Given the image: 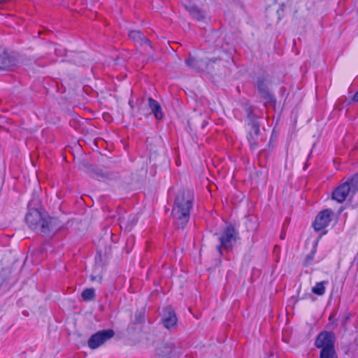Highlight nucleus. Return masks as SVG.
Masks as SVG:
<instances>
[{
    "instance_id": "nucleus-1",
    "label": "nucleus",
    "mask_w": 358,
    "mask_h": 358,
    "mask_svg": "<svg viewBox=\"0 0 358 358\" xmlns=\"http://www.w3.org/2000/svg\"><path fill=\"white\" fill-rule=\"evenodd\" d=\"M38 196H34L28 204L25 221L30 229L44 236H52L60 228L57 219L50 217L41 207Z\"/></svg>"
},
{
    "instance_id": "nucleus-2",
    "label": "nucleus",
    "mask_w": 358,
    "mask_h": 358,
    "mask_svg": "<svg viewBox=\"0 0 358 358\" xmlns=\"http://www.w3.org/2000/svg\"><path fill=\"white\" fill-rule=\"evenodd\" d=\"M193 202L192 191L181 189L178 192L171 212L174 224L178 229H184L189 222Z\"/></svg>"
},
{
    "instance_id": "nucleus-3",
    "label": "nucleus",
    "mask_w": 358,
    "mask_h": 358,
    "mask_svg": "<svg viewBox=\"0 0 358 358\" xmlns=\"http://www.w3.org/2000/svg\"><path fill=\"white\" fill-rule=\"evenodd\" d=\"M271 78L268 75H259L255 78L254 87L257 91L259 97L264 101V104L267 108L276 110V98L273 94L271 87Z\"/></svg>"
},
{
    "instance_id": "nucleus-4",
    "label": "nucleus",
    "mask_w": 358,
    "mask_h": 358,
    "mask_svg": "<svg viewBox=\"0 0 358 358\" xmlns=\"http://www.w3.org/2000/svg\"><path fill=\"white\" fill-rule=\"evenodd\" d=\"M334 344L335 335L333 332L321 331L315 341V346L320 349V358H338Z\"/></svg>"
},
{
    "instance_id": "nucleus-5",
    "label": "nucleus",
    "mask_w": 358,
    "mask_h": 358,
    "mask_svg": "<svg viewBox=\"0 0 358 358\" xmlns=\"http://www.w3.org/2000/svg\"><path fill=\"white\" fill-rule=\"evenodd\" d=\"M238 239V231L233 224H227L218 238L220 244L217 246V250L220 255H222L223 250L226 252L231 251Z\"/></svg>"
},
{
    "instance_id": "nucleus-6",
    "label": "nucleus",
    "mask_w": 358,
    "mask_h": 358,
    "mask_svg": "<svg viewBox=\"0 0 358 358\" xmlns=\"http://www.w3.org/2000/svg\"><path fill=\"white\" fill-rule=\"evenodd\" d=\"M358 192V173L347 181L338 186L332 192V199L343 203L349 195H354Z\"/></svg>"
},
{
    "instance_id": "nucleus-7",
    "label": "nucleus",
    "mask_w": 358,
    "mask_h": 358,
    "mask_svg": "<svg viewBox=\"0 0 358 358\" xmlns=\"http://www.w3.org/2000/svg\"><path fill=\"white\" fill-rule=\"evenodd\" d=\"M264 118L262 116L257 115L256 113H248L245 122L248 126V140L250 149L255 150L259 144V126Z\"/></svg>"
},
{
    "instance_id": "nucleus-8",
    "label": "nucleus",
    "mask_w": 358,
    "mask_h": 358,
    "mask_svg": "<svg viewBox=\"0 0 358 358\" xmlns=\"http://www.w3.org/2000/svg\"><path fill=\"white\" fill-rule=\"evenodd\" d=\"M220 58L213 59H201L194 57H189L185 61L186 65L191 69L196 71H210L213 69V64H215L217 61H220Z\"/></svg>"
},
{
    "instance_id": "nucleus-9",
    "label": "nucleus",
    "mask_w": 358,
    "mask_h": 358,
    "mask_svg": "<svg viewBox=\"0 0 358 358\" xmlns=\"http://www.w3.org/2000/svg\"><path fill=\"white\" fill-rule=\"evenodd\" d=\"M115 332L113 329H104L99 331L90 336L87 344L90 348L96 349L108 340L113 338Z\"/></svg>"
},
{
    "instance_id": "nucleus-10",
    "label": "nucleus",
    "mask_w": 358,
    "mask_h": 358,
    "mask_svg": "<svg viewBox=\"0 0 358 358\" xmlns=\"http://www.w3.org/2000/svg\"><path fill=\"white\" fill-rule=\"evenodd\" d=\"M333 213L331 209H325L320 212L313 224L314 229L319 231L327 227L331 221Z\"/></svg>"
},
{
    "instance_id": "nucleus-11",
    "label": "nucleus",
    "mask_w": 358,
    "mask_h": 358,
    "mask_svg": "<svg viewBox=\"0 0 358 358\" xmlns=\"http://www.w3.org/2000/svg\"><path fill=\"white\" fill-rule=\"evenodd\" d=\"M183 6L192 18L199 22L205 21L206 17V11L200 8L193 1H187Z\"/></svg>"
},
{
    "instance_id": "nucleus-12",
    "label": "nucleus",
    "mask_w": 358,
    "mask_h": 358,
    "mask_svg": "<svg viewBox=\"0 0 358 358\" xmlns=\"http://www.w3.org/2000/svg\"><path fill=\"white\" fill-rule=\"evenodd\" d=\"M162 321L167 329H171L176 325L178 318L172 307L167 306L163 309Z\"/></svg>"
},
{
    "instance_id": "nucleus-13",
    "label": "nucleus",
    "mask_w": 358,
    "mask_h": 358,
    "mask_svg": "<svg viewBox=\"0 0 358 358\" xmlns=\"http://www.w3.org/2000/svg\"><path fill=\"white\" fill-rule=\"evenodd\" d=\"M82 169L84 171L89 173L90 176L97 180H104L108 178V173L102 169L93 166L87 163L82 164Z\"/></svg>"
},
{
    "instance_id": "nucleus-14",
    "label": "nucleus",
    "mask_w": 358,
    "mask_h": 358,
    "mask_svg": "<svg viewBox=\"0 0 358 358\" xmlns=\"http://www.w3.org/2000/svg\"><path fill=\"white\" fill-rule=\"evenodd\" d=\"M16 59L2 49H0V70H7L16 64Z\"/></svg>"
},
{
    "instance_id": "nucleus-15",
    "label": "nucleus",
    "mask_w": 358,
    "mask_h": 358,
    "mask_svg": "<svg viewBox=\"0 0 358 358\" xmlns=\"http://www.w3.org/2000/svg\"><path fill=\"white\" fill-rule=\"evenodd\" d=\"M129 38L132 40L136 46L146 44L150 46V41L139 30H131L129 33Z\"/></svg>"
},
{
    "instance_id": "nucleus-16",
    "label": "nucleus",
    "mask_w": 358,
    "mask_h": 358,
    "mask_svg": "<svg viewBox=\"0 0 358 358\" xmlns=\"http://www.w3.org/2000/svg\"><path fill=\"white\" fill-rule=\"evenodd\" d=\"M146 107H148L151 112H162L159 103L151 97L143 98L139 109L143 110Z\"/></svg>"
},
{
    "instance_id": "nucleus-17",
    "label": "nucleus",
    "mask_w": 358,
    "mask_h": 358,
    "mask_svg": "<svg viewBox=\"0 0 358 358\" xmlns=\"http://www.w3.org/2000/svg\"><path fill=\"white\" fill-rule=\"evenodd\" d=\"M138 218L135 215H129L127 217L122 216L119 218L120 225L122 229L130 231L137 223Z\"/></svg>"
},
{
    "instance_id": "nucleus-18",
    "label": "nucleus",
    "mask_w": 358,
    "mask_h": 358,
    "mask_svg": "<svg viewBox=\"0 0 358 358\" xmlns=\"http://www.w3.org/2000/svg\"><path fill=\"white\" fill-rule=\"evenodd\" d=\"M162 348L161 352H159V355L164 358H171L177 353V348L172 343L164 344Z\"/></svg>"
},
{
    "instance_id": "nucleus-19",
    "label": "nucleus",
    "mask_w": 358,
    "mask_h": 358,
    "mask_svg": "<svg viewBox=\"0 0 358 358\" xmlns=\"http://www.w3.org/2000/svg\"><path fill=\"white\" fill-rule=\"evenodd\" d=\"M327 284V281H321V282H316L315 286H313L311 289L312 292L318 296L324 295L325 293V291H326L325 285Z\"/></svg>"
},
{
    "instance_id": "nucleus-20",
    "label": "nucleus",
    "mask_w": 358,
    "mask_h": 358,
    "mask_svg": "<svg viewBox=\"0 0 358 358\" xmlns=\"http://www.w3.org/2000/svg\"><path fill=\"white\" fill-rule=\"evenodd\" d=\"M106 122L115 121L117 123L121 122L122 113H99Z\"/></svg>"
},
{
    "instance_id": "nucleus-21",
    "label": "nucleus",
    "mask_w": 358,
    "mask_h": 358,
    "mask_svg": "<svg viewBox=\"0 0 358 358\" xmlns=\"http://www.w3.org/2000/svg\"><path fill=\"white\" fill-rule=\"evenodd\" d=\"M81 296L85 301H91L95 297V291L93 288L85 289L82 292Z\"/></svg>"
},
{
    "instance_id": "nucleus-22",
    "label": "nucleus",
    "mask_w": 358,
    "mask_h": 358,
    "mask_svg": "<svg viewBox=\"0 0 358 358\" xmlns=\"http://www.w3.org/2000/svg\"><path fill=\"white\" fill-rule=\"evenodd\" d=\"M317 241L314 244L310 252L306 257L305 264L306 266L310 264L312 262V261L313 260L315 255L317 252Z\"/></svg>"
},
{
    "instance_id": "nucleus-23",
    "label": "nucleus",
    "mask_w": 358,
    "mask_h": 358,
    "mask_svg": "<svg viewBox=\"0 0 358 358\" xmlns=\"http://www.w3.org/2000/svg\"><path fill=\"white\" fill-rule=\"evenodd\" d=\"M246 226L248 230L252 231L257 229L256 220L255 217L248 216L246 217Z\"/></svg>"
},
{
    "instance_id": "nucleus-24",
    "label": "nucleus",
    "mask_w": 358,
    "mask_h": 358,
    "mask_svg": "<svg viewBox=\"0 0 358 358\" xmlns=\"http://www.w3.org/2000/svg\"><path fill=\"white\" fill-rule=\"evenodd\" d=\"M144 320L143 314L141 313H138L135 315V323H142Z\"/></svg>"
},
{
    "instance_id": "nucleus-25",
    "label": "nucleus",
    "mask_w": 358,
    "mask_h": 358,
    "mask_svg": "<svg viewBox=\"0 0 358 358\" xmlns=\"http://www.w3.org/2000/svg\"><path fill=\"white\" fill-rule=\"evenodd\" d=\"M150 115H153L156 120H162L164 116V113H150Z\"/></svg>"
},
{
    "instance_id": "nucleus-26",
    "label": "nucleus",
    "mask_w": 358,
    "mask_h": 358,
    "mask_svg": "<svg viewBox=\"0 0 358 358\" xmlns=\"http://www.w3.org/2000/svg\"><path fill=\"white\" fill-rule=\"evenodd\" d=\"M352 101H358V90L356 92V93L354 94V96H352V99H351Z\"/></svg>"
},
{
    "instance_id": "nucleus-27",
    "label": "nucleus",
    "mask_w": 358,
    "mask_h": 358,
    "mask_svg": "<svg viewBox=\"0 0 358 358\" xmlns=\"http://www.w3.org/2000/svg\"><path fill=\"white\" fill-rule=\"evenodd\" d=\"M132 103H133V101H131V100L129 101V104L130 105V106H131V108H133Z\"/></svg>"
},
{
    "instance_id": "nucleus-28",
    "label": "nucleus",
    "mask_w": 358,
    "mask_h": 358,
    "mask_svg": "<svg viewBox=\"0 0 358 358\" xmlns=\"http://www.w3.org/2000/svg\"><path fill=\"white\" fill-rule=\"evenodd\" d=\"M207 122H204L202 124V128H204Z\"/></svg>"
},
{
    "instance_id": "nucleus-29",
    "label": "nucleus",
    "mask_w": 358,
    "mask_h": 358,
    "mask_svg": "<svg viewBox=\"0 0 358 358\" xmlns=\"http://www.w3.org/2000/svg\"><path fill=\"white\" fill-rule=\"evenodd\" d=\"M2 112L6 113L7 112V110H3Z\"/></svg>"
}]
</instances>
